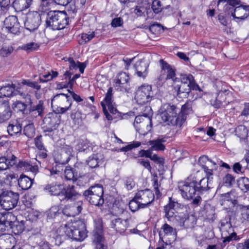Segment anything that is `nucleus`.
<instances>
[{
  "instance_id": "1",
  "label": "nucleus",
  "mask_w": 249,
  "mask_h": 249,
  "mask_svg": "<svg viewBox=\"0 0 249 249\" xmlns=\"http://www.w3.org/2000/svg\"><path fill=\"white\" fill-rule=\"evenodd\" d=\"M179 108L174 105L165 104L160 109V116L167 125L181 127L184 123L183 117L179 115Z\"/></svg>"
},
{
  "instance_id": "2",
  "label": "nucleus",
  "mask_w": 249,
  "mask_h": 249,
  "mask_svg": "<svg viewBox=\"0 0 249 249\" xmlns=\"http://www.w3.org/2000/svg\"><path fill=\"white\" fill-rule=\"evenodd\" d=\"M66 235L78 241H83L87 237L88 231L85 223L80 219L71 220L67 224Z\"/></svg>"
},
{
  "instance_id": "3",
  "label": "nucleus",
  "mask_w": 249,
  "mask_h": 249,
  "mask_svg": "<svg viewBox=\"0 0 249 249\" xmlns=\"http://www.w3.org/2000/svg\"><path fill=\"white\" fill-rule=\"evenodd\" d=\"M69 18L65 11H50L46 20L47 27L53 30L64 29L68 24Z\"/></svg>"
},
{
  "instance_id": "4",
  "label": "nucleus",
  "mask_w": 249,
  "mask_h": 249,
  "mask_svg": "<svg viewBox=\"0 0 249 249\" xmlns=\"http://www.w3.org/2000/svg\"><path fill=\"white\" fill-rule=\"evenodd\" d=\"M103 194V187L98 184L90 186L83 193L85 199L91 204L96 206H102L104 204Z\"/></svg>"
},
{
  "instance_id": "5",
  "label": "nucleus",
  "mask_w": 249,
  "mask_h": 249,
  "mask_svg": "<svg viewBox=\"0 0 249 249\" xmlns=\"http://www.w3.org/2000/svg\"><path fill=\"white\" fill-rule=\"evenodd\" d=\"M83 203L81 201H78L75 206L65 208L62 211L58 210L56 207H52L49 210L48 216L50 218L55 217H62L63 216L67 217H74L79 214L82 210Z\"/></svg>"
},
{
  "instance_id": "6",
  "label": "nucleus",
  "mask_w": 249,
  "mask_h": 249,
  "mask_svg": "<svg viewBox=\"0 0 249 249\" xmlns=\"http://www.w3.org/2000/svg\"><path fill=\"white\" fill-rule=\"evenodd\" d=\"M92 242L95 249H107L104 237L103 224L102 219H94V229L93 231Z\"/></svg>"
},
{
  "instance_id": "7",
  "label": "nucleus",
  "mask_w": 249,
  "mask_h": 249,
  "mask_svg": "<svg viewBox=\"0 0 249 249\" xmlns=\"http://www.w3.org/2000/svg\"><path fill=\"white\" fill-rule=\"evenodd\" d=\"M101 105L107 119L108 120H112L113 118L109 113L108 110L112 114H116L118 113V111L115 107V105L113 99V89L112 87H110L108 89L104 100L101 103Z\"/></svg>"
},
{
  "instance_id": "8",
  "label": "nucleus",
  "mask_w": 249,
  "mask_h": 249,
  "mask_svg": "<svg viewBox=\"0 0 249 249\" xmlns=\"http://www.w3.org/2000/svg\"><path fill=\"white\" fill-rule=\"evenodd\" d=\"M19 200V194L11 191L3 192L0 195V204L5 210H10L15 208Z\"/></svg>"
},
{
  "instance_id": "9",
  "label": "nucleus",
  "mask_w": 249,
  "mask_h": 249,
  "mask_svg": "<svg viewBox=\"0 0 249 249\" xmlns=\"http://www.w3.org/2000/svg\"><path fill=\"white\" fill-rule=\"evenodd\" d=\"M152 94L151 86L142 85L137 90L135 99L138 104L143 105L150 101Z\"/></svg>"
},
{
  "instance_id": "10",
  "label": "nucleus",
  "mask_w": 249,
  "mask_h": 249,
  "mask_svg": "<svg viewBox=\"0 0 249 249\" xmlns=\"http://www.w3.org/2000/svg\"><path fill=\"white\" fill-rule=\"evenodd\" d=\"M41 18L40 14L36 11L28 13L24 21L26 29L30 32L36 30L40 24Z\"/></svg>"
},
{
  "instance_id": "11",
  "label": "nucleus",
  "mask_w": 249,
  "mask_h": 249,
  "mask_svg": "<svg viewBox=\"0 0 249 249\" xmlns=\"http://www.w3.org/2000/svg\"><path fill=\"white\" fill-rule=\"evenodd\" d=\"M3 27L8 32L11 34L18 35L20 33V26L16 16H10L5 18Z\"/></svg>"
},
{
  "instance_id": "12",
  "label": "nucleus",
  "mask_w": 249,
  "mask_h": 249,
  "mask_svg": "<svg viewBox=\"0 0 249 249\" xmlns=\"http://www.w3.org/2000/svg\"><path fill=\"white\" fill-rule=\"evenodd\" d=\"M178 188L182 196L187 199L193 198L196 193L195 189L191 185L189 178L185 182H179Z\"/></svg>"
},
{
  "instance_id": "13",
  "label": "nucleus",
  "mask_w": 249,
  "mask_h": 249,
  "mask_svg": "<svg viewBox=\"0 0 249 249\" xmlns=\"http://www.w3.org/2000/svg\"><path fill=\"white\" fill-rule=\"evenodd\" d=\"M141 204V208H143L150 204L154 199V194L148 189L139 191L136 195Z\"/></svg>"
},
{
  "instance_id": "14",
  "label": "nucleus",
  "mask_w": 249,
  "mask_h": 249,
  "mask_svg": "<svg viewBox=\"0 0 249 249\" xmlns=\"http://www.w3.org/2000/svg\"><path fill=\"white\" fill-rule=\"evenodd\" d=\"M65 100L69 103V106L66 107H57L54 111V113L59 115L60 113L63 114L66 112L70 109L71 106V102L70 100V96L64 93L57 94L52 99V104L53 103H58L59 101H65Z\"/></svg>"
},
{
  "instance_id": "15",
  "label": "nucleus",
  "mask_w": 249,
  "mask_h": 249,
  "mask_svg": "<svg viewBox=\"0 0 249 249\" xmlns=\"http://www.w3.org/2000/svg\"><path fill=\"white\" fill-rule=\"evenodd\" d=\"M234 192H230L227 193L222 194L220 197V204L223 208L227 206L235 207L237 205L238 201L233 195Z\"/></svg>"
},
{
  "instance_id": "16",
  "label": "nucleus",
  "mask_w": 249,
  "mask_h": 249,
  "mask_svg": "<svg viewBox=\"0 0 249 249\" xmlns=\"http://www.w3.org/2000/svg\"><path fill=\"white\" fill-rule=\"evenodd\" d=\"M180 205L175 199L169 197V203L164 207L165 217L176 218L177 216V212L175 208L179 207Z\"/></svg>"
},
{
  "instance_id": "17",
  "label": "nucleus",
  "mask_w": 249,
  "mask_h": 249,
  "mask_svg": "<svg viewBox=\"0 0 249 249\" xmlns=\"http://www.w3.org/2000/svg\"><path fill=\"white\" fill-rule=\"evenodd\" d=\"M12 115L9 103L8 101L0 100V124L9 120Z\"/></svg>"
},
{
  "instance_id": "18",
  "label": "nucleus",
  "mask_w": 249,
  "mask_h": 249,
  "mask_svg": "<svg viewBox=\"0 0 249 249\" xmlns=\"http://www.w3.org/2000/svg\"><path fill=\"white\" fill-rule=\"evenodd\" d=\"M16 245L15 237L10 234L0 236V249H13Z\"/></svg>"
},
{
  "instance_id": "19",
  "label": "nucleus",
  "mask_w": 249,
  "mask_h": 249,
  "mask_svg": "<svg viewBox=\"0 0 249 249\" xmlns=\"http://www.w3.org/2000/svg\"><path fill=\"white\" fill-rule=\"evenodd\" d=\"M231 16L234 18L243 20L249 16V6L239 5L234 9V11H231Z\"/></svg>"
},
{
  "instance_id": "20",
  "label": "nucleus",
  "mask_w": 249,
  "mask_h": 249,
  "mask_svg": "<svg viewBox=\"0 0 249 249\" xmlns=\"http://www.w3.org/2000/svg\"><path fill=\"white\" fill-rule=\"evenodd\" d=\"M62 193L61 200L75 199L81 196V194L76 190V187L73 185H69L65 188L64 187Z\"/></svg>"
},
{
  "instance_id": "21",
  "label": "nucleus",
  "mask_w": 249,
  "mask_h": 249,
  "mask_svg": "<svg viewBox=\"0 0 249 249\" xmlns=\"http://www.w3.org/2000/svg\"><path fill=\"white\" fill-rule=\"evenodd\" d=\"M168 138L160 136L157 139L149 141L148 143L151 145V149L155 151H163L165 149V143L167 142Z\"/></svg>"
},
{
  "instance_id": "22",
  "label": "nucleus",
  "mask_w": 249,
  "mask_h": 249,
  "mask_svg": "<svg viewBox=\"0 0 249 249\" xmlns=\"http://www.w3.org/2000/svg\"><path fill=\"white\" fill-rule=\"evenodd\" d=\"M44 189L48 191L52 195L59 196L60 199L63 194L64 187L61 183L55 182L47 184Z\"/></svg>"
},
{
  "instance_id": "23",
  "label": "nucleus",
  "mask_w": 249,
  "mask_h": 249,
  "mask_svg": "<svg viewBox=\"0 0 249 249\" xmlns=\"http://www.w3.org/2000/svg\"><path fill=\"white\" fill-rule=\"evenodd\" d=\"M135 70L138 77L145 78L148 74V64L144 61L140 60L135 64Z\"/></svg>"
},
{
  "instance_id": "24",
  "label": "nucleus",
  "mask_w": 249,
  "mask_h": 249,
  "mask_svg": "<svg viewBox=\"0 0 249 249\" xmlns=\"http://www.w3.org/2000/svg\"><path fill=\"white\" fill-rule=\"evenodd\" d=\"M160 62L161 65L162 71H167V75L165 79H172L174 82L177 81L178 78L176 77L175 70L173 69L170 65L163 59H160Z\"/></svg>"
},
{
  "instance_id": "25",
  "label": "nucleus",
  "mask_w": 249,
  "mask_h": 249,
  "mask_svg": "<svg viewBox=\"0 0 249 249\" xmlns=\"http://www.w3.org/2000/svg\"><path fill=\"white\" fill-rule=\"evenodd\" d=\"M28 113H35L36 116H42L44 107V103L42 100H39L36 105L33 104L32 101L28 104Z\"/></svg>"
},
{
  "instance_id": "26",
  "label": "nucleus",
  "mask_w": 249,
  "mask_h": 249,
  "mask_svg": "<svg viewBox=\"0 0 249 249\" xmlns=\"http://www.w3.org/2000/svg\"><path fill=\"white\" fill-rule=\"evenodd\" d=\"M67 228H68L67 224L64 226H61L56 231H51L50 236L58 243H60L62 237L66 235Z\"/></svg>"
},
{
  "instance_id": "27",
  "label": "nucleus",
  "mask_w": 249,
  "mask_h": 249,
  "mask_svg": "<svg viewBox=\"0 0 249 249\" xmlns=\"http://www.w3.org/2000/svg\"><path fill=\"white\" fill-rule=\"evenodd\" d=\"M43 121L44 124L57 128L60 122V116L56 113H50Z\"/></svg>"
},
{
  "instance_id": "28",
  "label": "nucleus",
  "mask_w": 249,
  "mask_h": 249,
  "mask_svg": "<svg viewBox=\"0 0 249 249\" xmlns=\"http://www.w3.org/2000/svg\"><path fill=\"white\" fill-rule=\"evenodd\" d=\"M175 90L177 92V95L179 98H186L189 95V93L192 89L191 86L185 84H180L177 85L174 88Z\"/></svg>"
},
{
  "instance_id": "29",
  "label": "nucleus",
  "mask_w": 249,
  "mask_h": 249,
  "mask_svg": "<svg viewBox=\"0 0 249 249\" xmlns=\"http://www.w3.org/2000/svg\"><path fill=\"white\" fill-rule=\"evenodd\" d=\"M33 0H15L13 6L17 12H21L28 8L32 4Z\"/></svg>"
},
{
  "instance_id": "30",
  "label": "nucleus",
  "mask_w": 249,
  "mask_h": 249,
  "mask_svg": "<svg viewBox=\"0 0 249 249\" xmlns=\"http://www.w3.org/2000/svg\"><path fill=\"white\" fill-rule=\"evenodd\" d=\"M10 229H11L15 234L21 233L25 228L24 221H19L18 219H15L14 221H10Z\"/></svg>"
},
{
  "instance_id": "31",
  "label": "nucleus",
  "mask_w": 249,
  "mask_h": 249,
  "mask_svg": "<svg viewBox=\"0 0 249 249\" xmlns=\"http://www.w3.org/2000/svg\"><path fill=\"white\" fill-rule=\"evenodd\" d=\"M101 156L98 154H93L89 156L87 160L88 165L91 168H95L98 167L100 165L103 164V161Z\"/></svg>"
},
{
  "instance_id": "32",
  "label": "nucleus",
  "mask_w": 249,
  "mask_h": 249,
  "mask_svg": "<svg viewBox=\"0 0 249 249\" xmlns=\"http://www.w3.org/2000/svg\"><path fill=\"white\" fill-rule=\"evenodd\" d=\"M33 180L26 175L22 174L18 179V184L22 190H28L31 188Z\"/></svg>"
},
{
  "instance_id": "33",
  "label": "nucleus",
  "mask_w": 249,
  "mask_h": 249,
  "mask_svg": "<svg viewBox=\"0 0 249 249\" xmlns=\"http://www.w3.org/2000/svg\"><path fill=\"white\" fill-rule=\"evenodd\" d=\"M15 88V86L13 84H8L0 89V94L1 96L7 97L16 95L17 93L14 92Z\"/></svg>"
},
{
  "instance_id": "34",
  "label": "nucleus",
  "mask_w": 249,
  "mask_h": 249,
  "mask_svg": "<svg viewBox=\"0 0 249 249\" xmlns=\"http://www.w3.org/2000/svg\"><path fill=\"white\" fill-rule=\"evenodd\" d=\"M180 84L189 85L193 90H196L199 88L198 85L195 81L194 77L191 74L182 75Z\"/></svg>"
},
{
  "instance_id": "35",
  "label": "nucleus",
  "mask_w": 249,
  "mask_h": 249,
  "mask_svg": "<svg viewBox=\"0 0 249 249\" xmlns=\"http://www.w3.org/2000/svg\"><path fill=\"white\" fill-rule=\"evenodd\" d=\"M220 230L222 232V235L224 234H229L233 231V228L230 221H228V219H223L220 221Z\"/></svg>"
},
{
  "instance_id": "36",
  "label": "nucleus",
  "mask_w": 249,
  "mask_h": 249,
  "mask_svg": "<svg viewBox=\"0 0 249 249\" xmlns=\"http://www.w3.org/2000/svg\"><path fill=\"white\" fill-rule=\"evenodd\" d=\"M198 162L206 174L210 173L212 169H209V166L210 164H213L211 160L209 159L207 156L203 155L199 157Z\"/></svg>"
},
{
  "instance_id": "37",
  "label": "nucleus",
  "mask_w": 249,
  "mask_h": 249,
  "mask_svg": "<svg viewBox=\"0 0 249 249\" xmlns=\"http://www.w3.org/2000/svg\"><path fill=\"white\" fill-rule=\"evenodd\" d=\"M129 76L126 72H121L118 74L115 79V87H121L122 85L128 82Z\"/></svg>"
},
{
  "instance_id": "38",
  "label": "nucleus",
  "mask_w": 249,
  "mask_h": 249,
  "mask_svg": "<svg viewBox=\"0 0 249 249\" xmlns=\"http://www.w3.org/2000/svg\"><path fill=\"white\" fill-rule=\"evenodd\" d=\"M151 115H152V113H151V112H149L148 113H143L142 115L138 116L135 117L133 124H134V126L135 127L136 131L137 132L140 131V127L138 126V124H140L141 123H142V124H143V117L148 118L149 121L150 123V126H151V125H152Z\"/></svg>"
},
{
  "instance_id": "39",
  "label": "nucleus",
  "mask_w": 249,
  "mask_h": 249,
  "mask_svg": "<svg viewBox=\"0 0 249 249\" xmlns=\"http://www.w3.org/2000/svg\"><path fill=\"white\" fill-rule=\"evenodd\" d=\"M65 178L67 180L75 181L78 178L77 173L75 170L70 166H67L64 171Z\"/></svg>"
},
{
  "instance_id": "40",
  "label": "nucleus",
  "mask_w": 249,
  "mask_h": 249,
  "mask_svg": "<svg viewBox=\"0 0 249 249\" xmlns=\"http://www.w3.org/2000/svg\"><path fill=\"white\" fill-rule=\"evenodd\" d=\"M210 177L204 178L200 180L201 187H199V193H202L204 192L208 191L210 188H213L211 180H210Z\"/></svg>"
},
{
  "instance_id": "41",
  "label": "nucleus",
  "mask_w": 249,
  "mask_h": 249,
  "mask_svg": "<svg viewBox=\"0 0 249 249\" xmlns=\"http://www.w3.org/2000/svg\"><path fill=\"white\" fill-rule=\"evenodd\" d=\"M124 223H126V220H123L122 219H114L111 222V227L115 228L117 231L122 232L124 230Z\"/></svg>"
},
{
  "instance_id": "42",
  "label": "nucleus",
  "mask_w": 249,
  "mask_h": 249,
  "mask_svg": "<svg viewBox=\"0 0 249 249\" xmlns=\"http://www.w3.org/2000/svg\"><path fill=\"white\" fill-rule=\"evenodd\" d=\"M89 144V142L87 139H79L75 148L79 151H86L87 152V151H89L91 149Z\"/></svg>"
},
{
  "instance_id": "43",
  "label": "nucleus",
  "mask_w": 249,
  "mask_h": 249,
  "mask_svg": "<svg viewBox=\"0 0 249 249\" xmlns=\"http://www.w3.org/2000/svg\"><path fill=\"white\" fill-rule=\"evenodd\" d=\"M13 108L18 111L22 112L24 114L28 113V105L26 102L17 101L13 104Z\"/></svg>"
},
{
  "instance_id": "44",
  "label": "nucleus",
  "mask_w": 249,
  "mask_h": 249,
  "mask_svg": "<svg viewBox=\"0 0 249 249\" xmlns=\"http://www.w3.org/2000/svg\"><path fill=\"white\" fill-rule=\"evenodd\" d=\"M21 129V125L18 123H16V124H9L7 126V132L11 136L20 133Z\"/></svg>"
},
{
  "instance_id": "45",
  "label": "nucleus",
  "mask_w": 249,
  "mask_h": 249,
  "mask_svg": "<svg viewBox=\"0 0 249 249\" xmlns=\"http://www.w3.org/2000/svg\"><path fill=\"white\" fill-rule=\"evenodd\" d=\"M240 0H228L227 4L224 6V10L228 13V15L231 14V11H234V7L237 5H239Z\"/></svg>"
},
{
  "instance_id": "46",
  "label": "nucleus",
  "mask_w": 249,
  "mask_h": 249,
  "mask_svg": "<svg viewBox=\"0 0 249 249\" xmlns=\"http://www.w3.org/2000/svg\"><path fill=\"white\" fill-rule=\"evenodd\" d=\"M192 111V105L191 102H187L183 105L181 110L179 109V115L183 117L184 122L186 119V116Z\"/></svg>"
},
{
  "instance_id": "47",
  "label": "nucleus",
  "mask_w": 249,
  "mask_h": 249,
  "mask_svg": "<svg viewBox=\"0 0 249 249\" xmlns=\"http://www.w3.org/2000/svg\"><path fill=\"white\" fill-rule=\"evenodd\" d=\"M238 187L244 192L249 191V178H241L237 181Z\"/></svg>"
},
{
  "instance_id": "48",
  "label": "nucleus",
  "mask_w": 249,
  "mask_h": 249,
  "mask_svg": "<svg viewBox=\"0 0 249 249\" xmlns=\"http://www.w3.org/2000/svg\"><path fill=\"white\" fill-rule=\"evenodd\" d=\"M23 133L25 135L29 138L33 137L35 134V128L34 124L30 123L26 125L24 127Z\"/></svg>"
},
{
  "instance_id": "49",
  "label": "nucleus",
  "mask_w": 249,
  "mask_h": 249,
  "mask_svg": "<svg viewBox=\"0 0 249 249\" xmlns=\"http://www.w3.org/2000/svg\"><path fill=\"white\" fill-rule=\"evenodd\" d=\"M111 213L114 216H120L122 214H124V216L127 213V212L122 207H120L117 205H114L111 209Z\"/></svg>"
},
{
  "instance_id": "50",
  "label": "nucleus",
  "mask_w": 249,
  "mask_h": 249,
  "mask_svg": "<svg viewBox=\"0 0 249 249\" xmlns=\"http://www.w3.org/2000/svg\"><path fill=\"white\" fill-rule=\"evenodd\" d=\"M228 233L224 234L225 237L222 236L223 243L224 244V246L227 244L230 243L232 240H238L240 238L237 235L236 233L234 232H232L227 235Z\"/></svg>"
},
{
  "instance_id": "51",
  "label": "nucleus",
  "mask_w": 249,
  "mask_h": 249,
  "mask_svg": "<svg viewBox=\"0 0 249 249\" xmlns=\"http://www.w3.org/2000/svg\"><path fill=\"white\" fill-rule=\"evenodd\" d=\"M39 45L35 42H29L21 46V49L26 51L27 53L35 51L38 49Z\"/></svg>"
},
{
  "instance_id": "52",
  "label": "nucleus",
  "mask_w": 249,
  "mask_h": 249,
  "mask_svg": "<svg viewBox=\"0 0 249 249\" xmlns=\"http://www.w3.org/2000/svg\"><path fill=\"white\" fill-rule=\"evenodd\" d=\"M123 180L125 187L127 190H131L134 187L135 183L132 176L124 177Z\"/></svg>"
},
{
  "instance_id": "53",
  "label": "nucleus",
  "mask_w": 249,
  "mask_h": 249,
  "mask_svg": "<svg viewBox=\"0 0 249 249\" xmlns=\"http://www.w3.org/2000/svg\"><path fill=\"white\" fill-rule=\"evenodd\" d=\"M235 131L238 137L243 139L247 136L248 130L245 125H241L236 128Z\"/></svg>"
},
{
  "instance_id": "54",
  "label": "nucleus",
  "mask_w": 249,
  "mask_h": 249,
  "mask_svg": "<svg viewBox=\"0 0 249 249\" xmlns=\"http://www.w3.org/2000/svg\"><path fill=\"white\" fill-rule=\"evenodd\" d=\"M95 36L94 32H92L89 34L83 33L81 35V39L79 40L80 44H84L91 40Z\"/></svg>"
},
{
  "instance_id": "55",
  "label": "nucleus",
  "mask_w": 249,
  "mask_h": 249,
  "mask_svg": "<svg viewBox=\"0 0 249 249\" xmlns=\"http://www.w3.org/2000/svg\"><path fill=\"white\" fill-rule=\"evenodd\" d=\"M54 159L56 163L62 165L67 163L70 160V157L62 153L60 155H58Z\"/></svg>"
},
{
  "instance_id": "56",
  "label": "nucleus",
  "mask_w": 249,
  "mask_h": 249,
  "mask_svg": "<svg viewBox=\"0 0 249 249\" xmlns=\"http://www.w3.org/2000/svg\"><path fill=\"white\" fill-rule=\"evenodd\" d=\"M129 207L131 211L135 212L138 210L139 208H141V204L138 198H136V196L133 199L130 201L129 203Z\"/></svg>"
},
{
  "instance_id": "57",
  "label": "nucleus",
  "mask_w": 249,
  "mask_h": 249,
  "mask_svg": "<svg viewBox=\"0 0 249 249\" xmlns=\"http://www.w3.org/2000/svg\"><path fill=\"white\" fill-rule=\"evenodd\" d=\"M13 51L14 48L11 46H3L0 49V55L2 57H7L10 55Z\"/></svg>"
},
{
  "instance_id": "58",
  "label": "nucleus",
  "mask_w": 249,
  "mask_h": 249,
  "mask_svg": "<svg viewBox=\"0 0 249 249\" xmlns=\"http://www.w3.org/2000/svg\"><path fill=\"white\" fill-rule=\"evenodd\" d=\"M223 181L226 186L231 187L235 182V177L230 174H227L223 178Z\"/></svg>"
},
{
  "instance_id": "59",
  "label": "nucleus",
  "mask_w": 249,
  "mask_h": 249,
  "mask_svg": "<svg viewBox=\"0 0 249 249\" xmlns=\"http://www.w3.org/2000/svg\"><path fill=\"white\" fill-rule=\"evenodd\" d=\"M42 128L43 132L44 133V136H49L52 138H53L54 131L57 129L46 124H44Z\"/></svg>"
},
{
  "instance_id": "60",
  "label": "nucleus",
  "mask_w": 249,
  "mask_h": 249,
  "mask_svg": "<svg viewBox=\"0 0 249 249\" xmlns=\"http://www.w3.org/2000/svg\"><path fill=\"white\" fill-rule=\"evenodd\" d=\"M141 144V143L138 141H134L132 142H131L130 144L127 145L123 147L121 150L124 152H127L128 151L131 150L133 148H135L140 146Z\"/></svg>"
},
{
  "instance_id": "61",
  "label": "nucleus",
  "mask_w": 249,
  "mask_h": 249,
  "mask_svg": "<svg viewBox=\"0 0 249 249\" xmlns=\"http://www.w3.org/2000/svg\"><path fill=\"white\" fill-rule=\"evenodd\" d=\"M152 9L155 14H159L162 10L161 2L159 0H154L152 3Z\"/></svg>"
},
{
  "instance_id": "62",
  "label": "nucleus",
  "mask_w": 249,
  "mask_h": 249,
  "mask_svg": "<svg viewBox=\"0 0 249 249\" xmlns=\"http://www.w3.org/2000/svg\"><path fill=\"white\" fill-rule=\"evenodd\" d=\"M161 28H163L162 25L157 22L151 23L149 26V30L153 34L159 32Z\"/></svg>"
},
{
  "instance_id": "63",
  "label": "nucleus",
  "mask_w": 249,
  "mask_h": 249,
  "mask_svg": "<svg viewBox=\"0 0 249 249\" xmlns=\"http://www.w3.org/2000/svg\"><path fill=\"white\" fill-rule=\"evenodd\" d=\"M10 221L7 220V219H0V231H3L8 229L10 227Z\"/></svg>"
},
{
  "instance_id": "64",
  "label": "nucleus",
  "mask_w": 249,
  "mask_h": 249,
  "mask_svg": "<svg viewBox=\"0 0 249 249\" xmlns=\"http://www.w3.org/2000/svg\"><path fill=\"white\" fill-rule=\"evenodd\" d=\"M36 148L41 151L45 150V148L42 142V136L39 135L37 136L34 140Z\"/></svg>"
}]
</instances>
